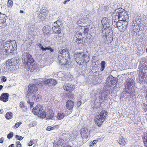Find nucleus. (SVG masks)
Segmentation results:
<instances>
[{"mask_svg":"<svg viewBox=\"0 0 147 147\" xmlns=\"http://www.w3.org/2000/svg\"><path fill=\"white\" fill-rule=\"evenodd\" d=\"M3 48L0 54L2 55H7L10 53L11 51H13L17 49V44L16 41L14 40H11L10 41L5 42L3 43Z\"/></svg>","mask_w":147,"mask_h":147,"instance_id":"1","label":"nucleus"},{"mask_svg":"<svg viewBox=\"0 0 147 147\" xmlns=\"http://www.w3.org/2000/svg\"><path fill=\"white\" fill-rule=\"evenodd\" d=\"M36 62L30 57L29 58H24L23 65L27 70L30 72H33L37 68V66L36 64Z\"/></svg>","mask_w":147,"mask_h":147,"instance_id":"2","label":"nucleus"},{"mask_svg":"<svg viewBox=\"0 0 147 147\" xmlns=\"http://www.w3.org/2000/svg\"><path fill=\"white\" fill-rule=\"evenodd\" d=\"M74 57L76 62L78 64H82L84 62L86 63L89 60V57L86 52L74 54Z\"/></svg>","mask_w":147,"mask_h":147,"instance_id":"3","label":"nucleus"},{"mask_svg":"<svg viewBox=\"0 0 147 147\" xmlns=\"http://www.w3.org/2000/svg\"><path fill=\"white\" fill-rule=\"evenodd\" d=\"M20 60V58L18 56L14 58L8 60L6 61L5 64L3 66L1 69L2 71H3V72L4 73L7 72L11 66L15 65L18 63Z\"/></svg>","mask_w":147,"mask_h":147,"instance_id":"4","label":"nucleus"},{"mask_svg":"<svg viewBox=\"0 0 147 147\" xmlns=\"http://www.w3.org/2000/svg\"><path fill=\"white\" fill-rule=\"evenodd\" d=\"M101 21L103 27L102 29L103 36H107L109 34V30L111 29L109 19L106 17L102 19Z\"/></svg>","mask_w":147,"mask_h":147,"instance_id":"5","label":"nucleus"},{"mask_svg":"<svg viewBox=\"0 0 147 147\" xmlns=\"http://www.w3.org/2000/svg\"><path fill=\"white\" fill-rule=\"evenodd\" d=\"M36 85L39 87H42L44 85L47 86H55L57 84V82L55 80L49 79H46L44 80L41 81L40 79H37L36 81Z\"/></svg>","mask_w":147,"mask_h":147,"instance_id":"6","label":"nucleus"},{"mask_svg":"<svg viewBox=\"0 0 147 147\" xmlns=\"http://www.w3.org/2000/svg\"><path fill=\"white\" fill-rule=\"evenodd\" d=\"M135 84L134 80L131 78L128 79L124 83L125 91L129 94H132L134 92V88L132 85Z\"/></svg>","mask_w":147,"mask_h":147,"instance_id":"7","label":"nucleus"},{"mask_svg":"<svg viewBox=\"0 0 147 147\" xmlns=\"http://www.w3.org/2000/svg\"><path fill=\"white\" fill-rule=\"evenodd\" d=\"M108 113L107 111L102 110L100 112L99 115L95 119V123L99 127H100L105 121Z\"/></svg>","mask_w":147,"mask_h":147,"instance_id":"8","label":"nucleus"},{"mask_svg":"<svg viewBox=\"0 0 147 147\" xmlns=\"http://www.w3.org/2000/svg\"><path fill=\"white\" fill-rule=\"evenodd\" d=\"M115 12L117 14V17L120 21H128V17L124 10L121 11L120 9H116Z\"/></svg>","mask_w":147,"mask_h":147,"instance_id":"9","label":"nucleus"},{"mask_svg":"<svg viewBox=\"0 0 147 147\" xmlns=\"http://www.w3.org/2000/svg\"><path fill=\"white\" fill-rule=\"evenodd\" d=\"M61 25L60 21L58 20L53 24L52 28L53 30L55 33L58 34H60L61 32L60 26Z\"/></svg>","mask_w":147,"mask_h":147,"instance_id":"10","label":"nucleus"},{"mask_svg":"<svg viewBox=\"0 0 147 147\" xmlns=\"http://www.w3.org/2000/svg\"><path fill=\"white\" fill-rule=\"evenodd\" d=\"M128 21H120L118 24L117 28L121 32H123L127 28Z\"/></svg>","mask_w":147,"mask_h":147,"instance_id":"11","label":"nucleus"},{"mask_svg":"<svg viewBox=\"0 0 147 147\" xmlns=\"http://www.w3.org/2000/svg\"><path fill=\"white\" fill-rule=\"evenodd\" d=\"M38 91V88L34 84H30L28 86V91L27 95L34 94Z\"/></svg>","mask_w":147,"mask_h":147,"instance_id":"12","label":"nucleus"},{"mask_svg":"<svg viewBox=\"0 0 147 147\" xmlns=\"http://www.w3.org/2000/svg\"><path fill=\"white\" fill-rule=\"evenodd\" d=\"M80 131L81 136L82 138V139L83 140L84 139L88 138V136L90 135L89 132L86 128L84 127L81 129Z\"/></svg>","mask_w":147,"mask_h":147,"instance_id":"13","label":"nucleus"},{"mask_svg":"<svg viewBox=\"0 0 147 147\" xmlns=\"http://www.w3.org/2000/svg\"><path fill=\"white\" fill-rule=\"evenodd\" d=\"M146 62V59L145 57H142L141 59L140 62L142 67L138 70V74H146L147 73V69H145V68H144V67L142 66H144V64H145Z\"/></svg>","mask_w":147,"mask_h":147,"instance_id":"14","label":"nucleus"},{"mask_svg":"<svg viewBox=\"0 0 147 147\" xmlns=\"http://www.w3.org/2000/svg\"><path fill=\"white\" fill-rule=\"evenodd\" d=\"M116 80L115 78L113 77L112 76H110L107 78L106 82V84L107 87L109 86L110 87H112L115 85L116 83Z\"/></svg>","mask_w":147,"mask_h":147,"instance_id":"15","label":"nucleus"},{"mask_svg":"<svg viewBox=\"0 0 147 147\" xmlns=\"http://www.w3.org/2000/svg\"><path fill=\"white\" fill-rule=\"evenodd\" d=\"M62 55L61 54H59L57 59L59 63L61 65L67 64L69 62V60L67 59L66 56Z\"/></svg>","mask_w":147,"mask_h":147,"instance_id":"16","label":"nucleus"},{"mask_svg":"<svg viewBox=\"0 0 147 147\" xmlns=\"http://www.w3.org/2000/svg\"><path fill=\"white\" fill-rule=\"evenodd\" d=\"M63 88L67 92H71L74 90L75 86L72 84H65L63 86Z\"/></svg>","mask_w":147,"mask_h":147,"instance_id":"17","label":"nucleus"},{"mask_svg":"<svg viewBox=\"0 0 147 147\" xmlns=\"http://www.w3.org/2000/svg\"><path fill=\"white\" fill-rule=\"evenodd\" d=\"M42 110V106L40 105H37L33 109L32 112L35 115H38Z\"/></svg>","mask_w":147,"mask_h":147,"instance_id":"18","label":"nucleus"},{"mask_svg":"<svg viewBox=\"0 0 147 147\" xmlns=\"http://www.w3.org/2000/svg\"><path fill=\"white\" fill-rule=\"evenodd\" d=\"M76 42L79 44L83 43L82 33L77 32L76 33Z\"/></svg>","mask_w":147,"mask_h":147,"instance_id":"19","label":"nucleus"},{"mask_svg":"<svg viewBox=\"0 0 147 147\" xmlns=\"http://www.w3.org/2000/svg\"><path fill=\"white\" fill-rule=\"evenodd\" d=\"M46 112L47 115V119H51L53 118L54 113L52 109H47Z\"/></svg>","mask_w":147,"mask_h":147,"instance_id":"20","label":"nucleus"},{"mask_svg":"<svg viewBox=\"0 0 147 147\" xmlns=\"http://www.w3.org/2000/svg\"><path fill=\"white\" fill-rule=\"evenodd\" d=\"M47 14V13L46 12H40L39 13H37V18L39 20H41L43 21L46 18Z\"/></svg>","mask_w":147,"mask_h":147,"instance_id":"21","label":"nucleus"},{"mask_svg":"<svg viewBox=\"0 0 147 147\" xmlns=\"http://www.w3.org/2000/svg\"><path fill=\"white\" fill-rule=\"evenodd\" d=\"M66 107L69 110L72 109L74 106V102L73 101L69 100L66 102Z\"/></svg>","mask_w":147,"mask_h":147,"instance_id":"22","label":"nucleus"},{"mask_svg":"<svg viewBox=\"0 0 147 147\" xmlns=\"http://www.w3.org/2000/svg\"><path fill=\"white\" fill-rule=\"evenodd\" d=\"M9 95L7 93H3L0 96V99L1 101L5 102L8 100Z\"/></svg>","mask_w":147,"mask_h":147,"instance_id":"23","label":"nucleus"},{"mask_svg":"<svg viewBox=\"0 0 147 147\" xmlns=\"http://www.w3.org/2000/svg\"><path fill=\"white\" fill-rule=\"evenodd\" d=\"M146 76V75L144 74H139V77L141 83H142V82H147Z\"/></svg>","mask_w":147,"mask_h":147,"instance_id":"24","label":"nucleus"},{"mask_svg":"<svg viewBox=\"0 0 147 147\" xmlns=\"http://www.w3.org/2000/svg\"><path fill=\"white\" fill-rule=\"evenodd\" d=\"M51 31V28L49 26H46L43 28L42 31L43 34L47 35L50 33Z\"/></svg>","mask_w":147,"mask_h":147,"instance_id":"25","label":"nucleus"},{"mask_svg":"<svg viewBox=\"0 0 147 147\" xmlns=\"http://www.w3.org/2000/svg\"><path fill=\"white\" fill-rule=\"evenodd\" d=\"M54 142H55L56 144L54 147H59V146H62L63 144L64 140L62 138H60L58 140H56Z\"/></svg>","mask_w":147,"mask_h":147,"instance_id":"26","label":"nucleus"},{"mask_svg":"<svg viewBox=\"0 0 147 147\" xmlns=\"http://www.w3.org/2000/svg\"><path fill=\"white\" fill-rule=\"evenodd\" d=\"M39 47L40 49L42 51H46L47 50H49L51 52H53L54 51L53 49H52L50 46L44 48L42 45L40 44H39Z\"/></svg>","mask_w":147,"mask_h":147,"instance_id":"27","label":"nucleus"},{"mask_svg":"<svg viewBox=\"0 0 147 147\" xmlns=\"http://www.w3.org/2000/svg\"><path fill=\"white\" fill-rule=\"evenodd\" d=\"M37 34V33L34 30V29L28 30V37L36 36Z\"/></svg>","mask_w":147,"mask_h":147,"instance_id":"28","label":"nucleus"},{"mask_svg":"<svg viewBox=\"0 0 147 147\" xmlns=\"http://www.w3.org/2000/svg\"><path fill=\"white\" fill-rule=\"evenodd\" d=\"M132 28L134 31L136 33L138 32L140 30V28L138 24H134V25H133Z\"/></svg>","mask_w":147,"mask_h":147,"instance_id":"29","label":"nucleus"},{"mask_svg":"<svg viewBox=\"0 0 147 147\" xmlns=\"http://www.w3.org/2000/svg\"><path fill=\"white\" fill-rule=\"evenodd\" d=\"M118 143L121 146H124L126 144V141L124 138H120L118 142Z\"/></svg>","mask_w":147,"mask_h":147,"instance_id":"30","label":"nucleus"},{"mask_svg":"<svg viewBox=\"0 0 147 147\" xmlns=\"http://www.w3.org/2000/svg\"><path fill=\"white\" fill-rule=\"evenodd\" d=\"M65 114L62 113H59L57 115V118L58 120H60L63 119L65 117Z\"/></svg>","mask_w":147,"mask_h":147,"instance_id":"31","label":"nucleus"},{"mask_svg":"<svg viewBox=\"0 0 147 147\" xmlns=\"http://www.w3.org/2000/svg\"><path fill=\"white\" fill-rule=\"evenodd\" d=\"M143 142L145 147H147V132L143 137Z\"/></svg>","mask_w":147,"mask_h":147,"instance_id":"32","label":"nucleus"},{"mask_svg":"<svg viewBox=\"0 0 147 147\" xmlns=\"http://www.w3.org/2000/svg\"><path fill=\"white\" fill-rule=\"evenodd\" d=\"M13 113L11 112H8L5 115V118L7 119H11L13 117Z\"/></svg>","mask_w":147,"mask_h":147,"instance_id":"33","label":"nucleus"},{"mask_svg":"<svg viewBox=\"0 0 147 147\" xmlns=\"http://www.w3.org/2000/svg\"><path fill=\"white\" fill-rule=\"evenodd\" d=\"M66 49H63L62 51H61L59 54H61L62 55L65 56V55H66L65 56H67V57L68 59H69V52L66 51Z\"/></svg>","mask_w":147,"mask_h":147,"instance_id":"34","label":"nucleus"},{"mask_svg":"<svg viewBox=\"0 0 147 147\" xmlns=\"http://www.w3.org/2000/svg\"><path fill=\"white\" fill-rule=\"evenodd\" d=\"M6 20V19H4L2 20L1 21L0 20V27L3 28L6 26L7 24Z\"/></svg>","mask_w":147,"mask_h":147,"instance_id":"35","label":"nucleus"},{"mask_svg":"<svg viewBox=\"0 0 147 147\" xmlns=\"http://www.w3.org/2000/svg\"><path fill=\"white\" fill-rule=\"evenodd\" d=\"M105 63V62L104 61H102L101 62L100 65L101 66L100 70L101 71H102L104 69Z\"/></svg>","mask_w":147,"mask_h":147,"instance_id":"36","label":"nucleus"},{"mask_svg":"<svg viewBox=\"0 0 147 147\" xmlns=\"http://www.w3.org/2000/svg\"><path fill=\"white\" fill-rule=\"evenodd\" d=\"M46 112L45 111H43L40 114V117H42L43 118H46L47 119V116H46Z\"/></svg>","mask_w":147,"mask_h":147,"instance_id":"37","label":"nucleus"},{"mask_svg":"<svg viewBox=\"0 0 147 147\" xmlns=\"http://www.w3.org/2000/svg\"><path fill=\"white\" fill-rule=\"evenodd\" d=\"M32 97H35L36 100L37 101H39L41 98V96L39 94H38L36 96H35V95H33Z\"/></svg>","mask_w":147,"mask_h":147,"instance_id":"38","label":"nucleus"},{"mask_svg":"<svg viewBox=\"0 0 147 147\" xmlns=\"http://www.w3.org/2000/svg\"><path fill=\"white\" fill-rule=\"evenodd\" d=\"M119 22H120L119 20L117 22H115L114 21H113L112 25L113 26H114L115 28H117V26H118V24L119 23Z\"/></svg>","mask_w":147,"mask_h":147,"instance_id":"39","label":"nucleus"},{"mask_svg":"<svg viewBox=\"0 0 147 147\" xmlns=\"http://www.w3.org/2000/svg\"><path fill=\"white\" fill-rule=\"evenodd\" d=\"M5 17H6V16L5 14L0 13V20L1 21L4 19H6Z\"/></svg>","mask_w":147,"mask_h":147,"instance_id":"40","label":"nucleus"},{"mask_svg":"<svg viewBox=\"0 0 147 147\" xmlns=\"http://www.w3.org/2000/svg\"><path fill=\"white\" fill-rule=\"evenodd\" d=\"M139 20V18L137 17L135 18H134L133 19V24H138V21Z\"/></svg>","mask_w":147,"mask_h":147,"instance_id":"41","label":"nucleus"},{"mask_svg":"<svg viewBox=\"0 0 147 147\" xmlns=\"http://www.w3.org/2000/svg\"><path fill=\"white\" fill-rule=\"evenodd\" d=\"M142 108L144 112H147V105L143 103V106L142 107Z\"/></svg>","mask_w":147,"mask_h":147,"instance_id":"42","label":"nucleus"},{"mask_svg":"<svg viewBox=\"0 0 147 147\" xmlns=\"http://www.w3.org/2000/svg\"><path fill=\"white\" fill-rule=\"evenodd\" d=\"M13 5V1L12 0H8V6L11 7Z\"/></svg>","mask_w":147,"mask_h":147,"instance_id":"43","label":"nucleus"},{"mask_svg":"<svg viewBox=\"0 0 147 147\" xmlns=\"http://www.w3.org/2000/svg\"><path fill=\"white\" fill-rule=\"evenodd\" d=\"M98 141L96 140H93L90 143V145L91 146H94L95 144L97 143Z\"/></svg>","mask_w":147,"mask_h":147,"instance_id":"44","label":"nucleus"},{"mask_svg":"<svg viewBox=\"0 0 147 147\" xmlns=\"http://www.w3.org/2000/svg\"><path fill=\"white\" fill-rule=\"evenodd\" d=\"M13 136V133L12 132L10 133L7 136V138L9 139H10L12 138Z\"/></svg>","mask_w":147,"mask_h":147,"instance_id":"45","label":"nucleus"},{"mask_svg":"<svg viewBox=\"0 0 147 147\" xmlns=\"http://www.w3.org/2000/svg\"><path fill=\"white\" fill-rule=\"evenodd\" d=\"M16 138L17 139L19 140H22L23 138L22 136L18 135H16Z\"/></svg>","mask_w":147,"mask_h":147,"instance_id":"46","label":"nucleus"},{"mask_svg":"<svg viewBox=\"0 0 147 147\" xmlns=\"http://www.w3.org/2000/svg\"><path fill=\"white\" fill-rule=\"evenodd\" d=\"M54 129V127L51 126H48L46 129L48 131L53 130Z\"/></svg>","mask_w":147,"mask_h":147,"instance_id":"47","label":"nucleus"},{"mask_svg":"<svg viewBox=\"0 0 147 147\" xmlns=\"http://www.w3.org/2000/svg\"><path fill=\"white\" fill-rule=\"evenodd\" d=\"M22 123L21 122H17L15 124L14 127H15L17 128Z\"/></svg>","mask_w":147,"mask_h":147,"instance_id":"48","label":"nucleus"},{"mask_svg":"<svg viewBox=\"0 0 147 147\" xmlns=\"http://www.w3.org/2000/svg\"><path fill=\"white\" fill-rule=\"evenodd\" d=\"M20 106L21 108H24L25 105L24 102H20Z\"/></svg>","mask_w":147,"mask_h":147,"instance_id":"49","label":"nucleus"},{"mask_svg":"<svg viewBox=\"0 0 147 147\" xmlns=\"http://www.w3.org/2000/svg\"><path fill=\"white\" fill-rule=\"evenodd\" d=\"M84 32L86 34H87L89 31V29L88 28H84Z\"/></svg>","mask_w":147,"mask_h":147,"instance_id":"50","label":"nucleus"},{"mask_svg":"<svg viewBox=\"0 0 147 147\" xmlns=\"http://www.w3.org/2000/svg\"><path fill=\"white\" fill-rule=\"evenodd\" d=\"M17 147H21V144L20 142H16Z\"/></svg>","mask_w":147,"mask_h":147,"instance_id":"51","label":"nucleus"},{"mask_svg":"<svg viewBox=\"0 0 147 147\" xmlns=\"http://www.w3.org/2000/svg\"><path fill=\"white\" fill-rule=\"evenodd\" d=\"M7 80L6 78L4 76H2V77L1 80L3 81V82H5Z\"/></svg>","mask_w":147,"mask_h":147,"instance_id":"52","label":"nucleus"},{"mask_svg":"<svg viewBox=\"0 0 147 147\" xmlns=\"http://www.w3.org/2000/svg\"><path fill=\"white\" fill-rule=\"evenodd\" d=\"M34 144V141L31 140L28 144L29 146H31Z\"/></svg>","mask_w":147,"mask_h":147,"instance_id":"53","label":"nucleus"},{"mask_svg":"<svg viewBox=\"0 0 147 147\" xmlns=\"http://www.w3.org/2000/svg\"><path fill=\"white\" fill-rule=\"evenodd\" d=\"M82 104V102L80 100L78 101L77 103V105L78 106V107H79V106L81 105Z\"/></svg>","mask_w":147,"mask_h":147,"instance_id":"54","label":"nucleus"},{"mask_svg":"<svg viewBox=\"0 0 147 147\" xmlns=\"http://www.w3.org/2000/svg\"><path fill=\"white\" fill-rule=\"evenodd\" d=\"M4 138L3 137H1V138H0V143H3V141L4 140Z\"/></svg>","mask_w":147,"mask_h":147,"instance_id":"55","label":"nucleus"},{"mask_svg":"<svg viewBox=\"0 0 147 147\" xmlns=\"http://www.w3.org/2000/svg\"><path fill=\"white\" fill-rule=\"evenodd\" d=\"M34 104V103L33 102H31L30 103V108H32V106H33V105Z\"/></svg>","mask_w":147,"mask_h":147,"instance_id":"56","label":"nucleus"},{"mask_svg":"<svg viewBox=\"0 0 147 147\" xmlns=\"http://www.w3.org/2000/svg\"><path fill=\"white\" fill-rule=\"evenodd\" d=\"M29 45H31L32 43V40H29Z\"/></svg>","mask_w":147,"mask_h":147,"instance_id":"57","label":"nucleus"},{"mask_svg":"<svg viewBox=\"0 0 147 147\" xmlns=\"http://www.w3.org/2000/svg\"><path fill=\"white\" fill-rule=\"evenodd\" d=\"M14 146V145L13 144H12L10 145L8 147H13Z\"/></svg>","mask_w":147,"mask_h":147,"instance_id":"58","label":"nucleus"},{"mask_svg":"<svg viewBox=\"0 0 147 147\" xmlns=\"http://www.w3.org/2000/svg\"><path fill=\"white\" fill-rule=\"evenodd\" d=\"M3 88V86L2 85H0V90H1Z\"/></svg>","mask_w":147,"mask_h":147,"instance_id":"59","label":"nucleus"},{"mask_svg":"<svg viewBox=\"0 0 147 147\" xmlns=\"http://www.w3.org/2000/svg\"><path fill=\"white\" fill-rule=\"evenodd\" d=\"M27 102L29 104H30V103L31 102H30V100H28V101H27Z\"/></svg>","mask_w":147,"mask_h":147,"instance_id":"60","label":"nucleus"},{"mask_svg":"<svg viewBox=\"0 0 147 147\" xmlns=\"http://www.w3.org/2000/svg\"><path fill=\"white\" fill-rule=\"evenodd\" d=\"M23 12H24V11H22V10H20V13H23Z\"/></svg>","mask_w":147,"mask_h":147,"instance_id":"61","label":"nucleus"},{"mask_svg":"<svg viewBox=\"0 0 147 147\" xmlns=\"http://www.w3.org/2000/svg\"><path fill=\"white\" fill-rule=\"evenodd\" d=\"M72 112L71 111H69V112L67 113V114H71V113Z\"/></svg>","mask_w":147,"mask_h":147,"instance_id":"62","label":"nucleus"},{"mask_svg":"<svg viewBox=\"0 0 147 147\" xmlns=\"http://www.w3.org/2000/svg\"><path fill=\"white\" fill-rule=\"evenodd\" d=\"M65 147H71V146H70L68 145V146H66Z\"/></svg>","mask_w":147,"mask_h":147,"instance_id":"63","label":"nucleus"},{"mask_svg":"<svg viewBox=\"0 0 147 147\" xmlns=\"http://www.w3.org/2000/svg\"><path fill=\"white\" fill-rule=\"evenodd\" d=\"M113 71H111V73L113 72Z\"/></svg>","mask_w":147,"mask_h":147,"instance_id":"64","label":"nucleus"}]
</instances>
